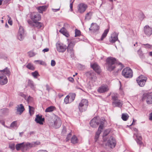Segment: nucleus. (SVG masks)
<instances>
[{
    "label": "nucleus",
    "instance_id": "1",
    "mask_svg": "<svg viewBox=\"0 0 152 152\" xmlns=\"http://www.w3.org/2000/svg\"><path fill=\"white\" fill-rule=\"evenodd\" d=\"M10 72L7 67L4 69L0 70V84L3 85L7 84L8 80L6 75L10 76Z\"/></svg>",
    "mask_w": 152,
    "mask_h": 152
},
{
    "label": "nucleus",
    "instance_id": "2",
    "mask_svg": "<svg viewBox=\"0 0 152 152\" xmlns=\"http://www.w3.org/2000/svg\"><path fill=\"white\" fill-rule=\"evenodd\" d=\"M48 124L49 126L55 128H59L61 124L60 119L56 115L53 116L51 119L48 120Z\"/></svg>",
    "mask_w": 152,
    "mask_h": 152
},
{
    "label": "nucleus",
    "instance_id": "3",
    "mask_svg": "<svg viewBox=\"0 0 152 152\" xmlns=\"http://www.w3.org/2000/svg\"><path fill=\"white\" fill-rule=\"evenodd\" d=\"M30 18L32 21L28 20L27 22L31 26L37 27L38 26V14L37 12L31 13L30 14Z\"/></svg>",
    "mask_w": 152,
    "mask_h": 152
},
{
    "label": "nucleus",
    "instance_id": "4",
    "mask_svg": "<svg viewBox=\"0 0 152 152\" xmlns=\"http://www.w3.org/2000/svg\"><path fill=\"white\" fill-rule=\"evenodd\" d=\"M106 61L107 70L110 71L113 70L115 67V64L116 63V59L110 57L107 58Z\"/></svg>",
    "mask_w": 152,
    "mask_h": 152
},
{
    "label": "nucleus",
    "instance_id": "5",
    "mask_svg": "<svg viewBox=\"0 0 152 152\" xmlns=\"http://www.w3.org/2000/svg\"><path fill=\"white\" fill-rule=\"evenodd\" d=\"M88 105V100L85 99H82L79 103L78 105V109L80 112L85 111L87 109Z\"/></svg>",
    "mask_w": 152,
    "mask_h": 152
},
{
    "label": "nucleus",
    "instance_id": "6",
    "mask_svg": "<svg viewBox=\"0 0 152 152\" xmlns=\"http://www.w3.org/2000/svg\"><path fill=\"white\" fill-rule=\"evenodd\" d=\"M112 99L113 100L112 105L114 107H121L123 104V102L118 99L117 94H113L112 96Z\"/></svg>",
    "mask_w": 152,
    "mask_h": 152
},
{
    "label": "nucleus",
    "instance_id": "7",
    "mask_svg": "<svg viewBox=\"0 0 152 152\" xmlns=\"http://www.w3.org/2000/svg\"><path fill=\"white\" fill-rule=\"evenodd\" d=\"M122 75L126 78H131L133 76V72L129 67H127L124 69L122 71Z\"/></svg>",
    "mask_w": 152,
    "mask_h": 152
},
{
    "label": "nucleus",
    "instance_id": "8",
    "mask_svg": "<svg viewBox=\"0 0 152 152\" xmlns=\"http://www.w3.org/2000/svg\"><path fill=\"white\" fill-rule=\"evenodd\" d=\"M75 41H71L68 44L67 47V50L68 53L71 56V58L74 57V51L73 49V48L75 44Z\"/></svg>",
    "mask_w": 152,
    "mask_h": 152
},
{
    "label": "nucleus",
    "instance_id": "9",
    "mask_svg": "<svg viewBox=\"0 0 152 152\" xmlns=\"http://www.w3.org/2000/svg\"><path fill=\"white\" fill-rule=\"evenodd\" d=\"M147 79V78L146 77L141 75L137 79L136 81L140 86L143 87L145 84Z\"/></svg>",
    "mask_w": 152,
    "mask_h": 152
},
{
    "label": "nucleus",
    "instance_id": "10",
    "mask_svg": "<svg viewBox=\"0 0 152 152\" xmlns=\"http://www.w3.org/2000/svg\"><path fill=\"white\" fill-rule=\"evenodd\" d=\"M56 46L57 50L59 52H64L67 48L66 45L59 42H57L56 44Z\"/></svg>",
    "mask_w": 152,
    "mask_h": 152
},
{
    "label": "nucleus",
    "instance_id": "11",
    "mask_svg": "<svg viewBox=\"0 0 152 152\" xmlns=\"http://www.w3.org/2000/svg\"><path fill=\"white\" fill-rule=\"evenodd\" d=\"M146 99L147 103L148 104H151L152 103V94L148 93H145L143 94L142 100V101Z\"/></svg>",
    "mask_w": 152,
    "mask_h": 152
},
{
    "label": "nucleus",
    "instance_id": "12",
    "mask_svg": "<svg viewBox=\"0 0 152 152\" xmlns=\"http://www.w3.org/2000/svg\"><path fill=\"white\" fill-rule=\"evenodd\" d=\"M116 143V142L115 139L112 136H111L109 138L106 145L111 148H113L115 147Z\"/></svg>",
    "mask_w": 152,
    "mask_h": 152
},
{
    "label": "nucleus",
    "instance_id": "13",
    "mask_svg": "<svg viewBox=\"0 0 152 152\" xmlns=\"http://www.w3.org/2000/svg\"><path fill=\"white\" fill-rule=\"evenodd\" d=\"M88 7L87 4L84 3H80L77 6V11L80 13H83L86 10Z\"/></svg>",
    "mask_w": 152,
    "mask_h": 152
},
{
    "label": "nucleus",
    "instance_id": "14",
    "mask_svg": "<svg viewBox=\"0 0 152 152\" xmlns=\"http://www.w3.org/2000/svg\"><path fill=\"white\" fill-rule=\"evenodd\" d=\"M25 34L23 28L20 26L19 27L18 32L17 35V37L18 39L22 41L24 38Z\"/></svg>",
    "mask_w": 152,
    "mask_h": 152
},
{
    "label": "nucleus",
    "instance_id": "15",
    "mask_svg": "<svg viewBox=\"0 0 152 152\" xmlns=\"http://www.w3.org/2000/svg\"><path fill=\"white\" fill-rule=\"evenodd\" d=\"M143 31L144 33L147 36H150L152 34V28L148 25H146L144 27Z\"/></svg>",
    "mask_w": 152,
    "mask_h": 152
},
{
    "label": "nucleus",
    "instance_id": "16",
    "mask_svg": "<svg viewBox=\"0 0 152 152\" xmlns=\"http://www.w3.org/2000/svg\"><path fill=\"white\" fill-rule=\"evenodd\" d=\"M16 108V113L20 115L25 110L24 107L22 104L18 105Z\"/></svg>",
    "mask_w": 152,
    "mask_h": 152
},
{
    "label": "nucleus",
    "instance_id": "17",
    "mask_svg": "<svg viewBox=\"0 0 152 152\" xmlns=\"http://www.w3.org/2000/svg\"><path fill=\"white\" fill-rule=\"evenodd\" d=\"M98 117H94L93 118L90 123L91 126L94 128L96 127L99 124V122L97 121Z\"/></svg>",
    "mask_w": 152,
    "mask_h": 152
},
{
    "label": "nucleus",
    "instance_id": "18",
    "mask_svg": "<svg viewBox=\"0 0 152 152\" xmlns=\"http://www.w3.org/2000/svg\"><path fill=\"white\" fill-rule=\"evenodd\" d=\"M108 86L107 85H103L100 87L98 89V91L100 93H103L109 90Z\"/></svg>",
    "mask_w": 152,
    "mask_h": 152
},
{
    "label": "nucleus",
    "instance_id": "19",
    "mask_svg": "<svg viewBox=\"0 0 152 152\" xmlns=\"http://www.w3.org/2000/svg\"><path fill=\"white\" fill-rule=\"evenodd\" d=\"M36 142H35L32 143L26 142L24 143V151H26L29 150L31 148L35 146V145Z\"/></svg>",
    "mask_w": 152,
    "mask_h": 152
},
{
    "label": "nucleus",
    "instance_id": "20",
    "mask_svg": "<svg viewBox=\"0 0 152 152\" xmlns=\"http://www.w3.org/2000/svg\"><path fill=\"white\" fill-rule=\"evenodd\" d=\"M91 68L97 73L99 74L101 72V70L99 66L96 63H94L93 64H91Z\"/></svg>",
    "mask_w": 152,
    "mask_h": 152
},
{
    "label": "nucleus",
    "instance_id": "21",
    "mask_svg": "<svg viewBox=\"0 0 152 152\" xmlns=\"http://www.w3.org/2000/svg\"><path fill=\"white\" fill-rule=\"evenodd\" d=\"M91 68L97 73L99 74L101 72V70L99 66L96 63H94L93 64H91Z\"/></svg>",
    "mask_w": 152,
    "mask_h": 152
},
{
    "label": "nucleus",
    "instance_id": "22",
    "mask_svg": "<svg viewBox=\"0 0 152 152\" xmlns=\"http://www.w3.org/2000/svg\"><path fill=\"white\" fill-rule=\"evenodd\" d=\"M118 40V35L115 33H113L111 35L109 41L111 43H113Z\"/></svg>",
    "mask_w": 152,
    "mask_h": 152
},
{
    "label": "nucleus",
    "instance_id": "23",
    "mask_svg": "<svg viewBox=\"0 0 152 152\" xmlns=\"http://www.w3.org/2000/svg\"><path fill=\"white\" fill-rule=\"evenodd\" d=\"M18 128L17 126V121H15L12 122L10 124V126H7V128L11 129L12 128L14 129H16Z\"/></svg>",
    "mask_w": 152,
    "mask_h": 152
},
{
    "label": "nucleus",
    "instance_id": "24",
    "mask_svg": "<svg viewBox=\"0 0 152 152\" xmlns=\"http://www.w3.org/2000/svg\"><path fill=\"white\" fill-rule=\"evenodd\" d=\"M16 149L18 151L20 149L22 150L23 151H24V142L17 144L15 146Z\"/></svg>",
    "mask_w": 152,
    "mask_h": 152
},
{
    "label": "nucleus",
    "instance_id": "25",
    "mask_svg": "<svg viewBox=\"0 0 152 152\" xmlns=\"http://www.w3.org/2000/svg\"><path fill=\"white\" fill-rule=\"evenodd\" d=\"M59 32L62 33L67 37H69V33L66 31V29L64 27H63L59 30Z\"/></svg>",
    "mask_w": 152,
    "mask_h": 152
},
{
    "label": "nucleus",
    "instance_id": "26",
    "mask_svg": "<svg viewBox=\"0 0 152 152\" xmlns=\"http://www.w3.org/2000/svg\"><path fill=\"white\" fill-rule=\"evenodd\" d=\"M28 86L33 90H35V85L33 82L30 80H28Z\"/></svg>",
    "mask_w": 152,
    "mask_h": 152
},
{
    "label": "nucleus",
    "instance_id": "27",
    "mask_svg": "<svg viewBox=\"0 0 152 152\" xmlns=\"http://www.w3.org/2000/svg\"><path fill=\"white\" fill-rule=\"evenodd\" d=\"M47 8V6L45 5L39 6V12L43 13V12H45L46 11Z\"/></svg>",
    "mask_w": 152,
    "mask_h": 152
},
{
    "label": "nucleus",
    "instance_id": "28",
    "mask_svg": "<svg viewBox=\"0 0 152 152\" xmlns=\"http://www.w3.org/2000/svg\"><path fill=\"white\" fill-rule=\"evenodd\" d=\"M106 122L104 118H102L99 121V124H100L99 128H100L101 129H102L104 123Z\"/></svg>",
    "mask_w": 152,
    "mask_h": 152
},
{
    "label": "nucleus",
    "instance_id": "29",
    "mask_svg": "<svg viewBox=\"0 0 152 152\" xmlns=\"http://www.w3.org/2000/svg\"><path fill=\"white\" fill-rule=\"evenodd\" d=\"M86 75L91 79H96V74L93 72H88L86 73Z\"/></svg>",
    "mask_w": 152,
    "mask_h": 152
},
{
    "label": "nucleus",
    "instance_id": "30",
    "mask_svg": "<svg viewBox=\"0 0 152 152\" xmlns=\"http://www.w3.org/2000/svg\"><path fill=\"white\" fill-rule=\"evenodd\" d=\"M92 14L93 12H89L87 13L85 16V20H90L91 18Z\"/></svg>",
    "mask_w": 152,
    "mask_h": 152
},
{
    "label": "nucleus",
    "instance_id": "31",
    "mask_svg": "<svg viewBox=\"0 0 152 152\" xmlns=\"http://www.w3.org/2000/svg\"><path fill=\"white\" fill-rule=\"evenodd\" d=\"M102 129H101L99 127L98 131L96 132V135L95 137L94 140L95 142H96L97 140L99 137V135L102 132Z\"/></svg>",
    "mask_w": 152,
    "mask_h": 152
},
{
    "label": "nucleus",
    "instance_id": "32",
    "mask_svg": "<svg viewBox=\"0 0 152 152\" xmlns=\"http://www.w3.org/2000/svg\"><path fill=\"white\" fill-rule=\"evenodd\" d=\"M109 31V29H107L104 30L101 38V40H103L106 37Z\"/></svg>",
    "mask_w": 152,
    "mask_h": 152
},
{
    "label": "nucleus",
    "instance_id": "33",
    "mask_svg": "<svg viewBox=\"0 0 152 152\" xmlns=\"http://www.w3.org/2000/svg\"><path fill=\"white\" fill-rule=\"evenodd\" d=\"M91 28H93V31L98 30L99 29V27L96 24L93 23H92Z\"/></svg>",
    "mask_w": 152,
    "mask_h": 152
},
{
    "label": "nucleus",
    "instance_id": "34",
    "mask_svg": "<svg viewBox=\"0 0 152 152\" xmlns=\"http://www.w3.org/2000/svg\"><path fill=\"white\" fill-rule=\"evenodd\" d=\"M78 140L77 137L74 135L71 139V142L73 144H75L78 142Z\"/></svg>",
    "mask_w": 152,
    "mask_h": 152
},
{
    "label": "nucleus",
    "instance_id": "35",
    "mask_svg": "<svg viewBox=\"0 0 152 152\" xmlns=\"http://www.w3.org/2000/svg\"><path fill=\"white\" fill-rule=\"evenodd\" d=\"M26 67L29 69L34 70L35 69L34 66L31 63H28L26 66Z\"/></svg>",
    "mask_w": 152,
    "mask_h": 152
},
{
    "label": "nucleus",
    "instance_id": "36",
    "mask_svg": "<svg viewBox=\"0 0 152 152\" xmlns=\"http://www.w3.org/2000/svg\"><path fill=\"white\" fill-rule=\"evenodd\" d=\"M55 109L54 107L53 106H50L47 108L45 110V112H52Z\"/></svg>",
    "mask_w": 152,
    "mask_h": 152
},
{
    "label": "nucleus",
    "instance_id": "37",
    "mask_svg": "<svg viewBox=\"0 0 152 152\" xmlns=\"http://www.w3.org/2000/svg\"><path fill=\"white\" fill-rule=\"evenodd\" d=\"M29 113L31 116L34 113V107L30 105L28 106Z\"/></svg>",
    "mask_w": 152,
    "mask_h": 152
},
{
    "label": "nucleus",
    "instance_id": "38",
    "mask_svg": "<svg viewBox=\"0 0 152 152\" xmlns=\"http://www.w3.org/2000/svg\"><path fill=\"white\" fill-rule=\"evenodd\" d=\"M69 96L70 99V102H71L74 100L75 96V94L74 93H72L70 94L69 95H68Z\"/></svg>",
    "mask_w": 152,
    "mask_h": 152
},
{
    "label": "nucleus",
    "instance_id": "39",
    "mask_svg": "<svg viewBox=\"0 0 152 152\" xmlns=\"http://www.w3.org/2000/svg\"><path fill=\"white\" fill-rule=\"evenodd\" d=\"M129 116L128 114H122L121 118L123 120L126 121L128 119Z\"/></svg>",
    "mask_w": 152,
    "mask_h": 152
},
{
    "label": "nucleus",
    "instance_id": "40",
    "mask_svg": "<svg viewBox=\"0 0 152 152\" xmlns=\"http://www.w3.org/2000/svg\"><path fill=\"white\" fill-rule=\"evenodd\" d=\"M45 119L44 118H41L39 117V124L40 125H43L45 121Z\"/></svg>",
    "mask_w": 152,
    "mask_h": 152
},
{
    "label": "nucleus",
    "instance_id": "41",
    "mask_svg": "<svg viewBox=\"0 0 152 152\" xmlns=\"http://www.w3.org/2000/svg\"><path fill=\"white\" fill-rule=\"evenodd\" d=\"M28 102V103H31L33 102L34 101V99L32 97L29 96L27 98H26V99Z\"/></svg>",
    "mask_w": 152,
    "mask_h": 152
},
{
    "label": "nucleus",
    "instance_id": "42",
    "mask_svg": "<svg viewBox=\"0 0 152 152\" xmlns=\"http://www.w3.org/2000/svg\"><path fill=\"white\" fill-rule=\"evenodd\" d=\"M31 74L34 78H37L38 76V72L36 71L34 72L31 73Z\"/></svg>",
    "mask_w": 152,
    "mask_h": 152
},
{
    "label": "nucleus",
    "instance_id": "43",
    "mask_svg": "<svg viewBox=\"0 0 152 152\" xmlns=\"http://www.w3.org/2000/svg\"><path fill=\"white\" fill-rule=\"evenodd\" d=\"M1 110L3 113L5 115H7L9 113V110L7 108H4Z\"/></svg>",
    "mask_w": 152,
    "mask_h": 152
},
{
    "label": "nucleus",
    "instance_id": "44",
    "mask_svg": "<svg viewBox=\"0 0 152 152\" xmlns=\"http://www.w3.org/2000/svg\"><path fill=\"white\" fill-rule=\"evenodd\" d=\"M137 53L140 58H144V56L143 54L142 53V52L140 49L139 50L137 51Z\"/></svg>",
    "mask_w": 152,
    "mask_h": 152
},
{
    "label": "nucleus",
    "instance_id": "45",
    "mask_svg": "<svg viewBox=\"0 0 152 152\" xmlns=\"http://www.w3.org/2000/svg\"><path fill=\"white\" fill-rule=\"evenodd\" d=\"M80 34L81 33L80 31L77 29H75V37L79 36Z\"/></svg>",
    "mask_w": 152,
    "mask_h": 152
},
{
    "label": "nucleus",
    "instance_id": "46",
    "mask_svg": "<svg viewBox=\"0 0 152 152\" xmlns=\"http://www.w3.org/2000/svg\"><path fill=\"white\" fill-rule=\"evenodd\" d=\"M64 102L66 103V104H67L69 103H70V99L69 98V96H67L65 98L64 100Z\"/></svg>",
    "mask_w": 152,
    "mask_h": 152
},
{
    "label": "nucleus",
    "instance_id": "47",
    "mask_svg": "<svg viewBox=\"0 0 152 152\" xmlns=\"http://www.w3.org/2000/svg\"><path fill=\"white\" fill-rule=\"evenodd\" d=\"M35 55V53L32 51H30L28 53V55L30 57L34 56Z\"/></svg>",
    "mask_w": 152,
    "mask_h": 152
},
{
    "label": "nucleus",
    "instance_id": "48",
    "mask_svg": "<svg viewBox=\"0 0 152 152\" xmlns=\"http://www.w3.org/2000/svg\"><path fill=\"white\" fill-rule=\"evenodd\" d=\"M44 27V26L43 23L39 22V29H42Z\"/></svg>",
    "mask_w": 152,
    "mask_h": 152
},
{
    "label": "nucleus",
    "instance_id": "49",
    "mask_svg": "<svg viewBox=\"0 0 152 152\" xmlns=\"http://www.w3.org/2000/svg\"><path fill=\"white\" fill-rule=\"evenodd\" d=\"M110 132L109 130H106L104 132L103 134V137L106 136Z\"/></svg>",
    "mask_w": 152,
    "mask_h": 152
},
{
    "label": "nucleus",
    "instance_id": "50",
    "mask_svg": "<svg viewBox=\"0 0 152 152\" xmlns=\"http://www.w3.org/2000/svg\"><path fill=\"white\" fill-rule=\"evenodd\" d=\"M9 148L12 150H13L15 149V144L14 143L10 144L9 145Z\"/></svg>",
    "mask_w": 152,
    "mask_h": 152
},
{
    "label": "nucleus",
    "instance_id": "51",
    "mask_svg": "<svg viewBox=\"0 0 152 152\" xmlns=\"http://www.w3.org/2000/svg\"><path fill=\"white\" fill-rule=\"evenodd\" d=\"M72 134L70 133L68 134L67 136L66 137V141H68L70 138Z\"/></svg>",
    "mask_w": 152,
    "mask_h": 152
},
{
    "label": "nucleus",
    "instance_id": "52",
    "mask_svg": "<svg viewBox=\"0 0 152 152\" xmlns=\"http://www.w3.org/2000/svg\"><path fill=\"white\" fill-rule=\"evenodd\" d=\"M143 45L145 46V48H150L152 47V45L148 44H143Z\"/></svg>",
    "mask_w": 152,
    "mask_h": 152
},
{
    "label": "nucleus",
    "instance_id": "53",
    "mask_svg": "<svg viewBox=\"0 0 152 152\" xmlns=\"http://www.w3.org/2000/svg\"><path fill=\"white\" fill-rule=\"evenodd\" d=\"M142 140L136 139V141L137 144H139L140 145H141L142 144V143L141 141Z\"/></svg>",
    "mask_w": 152,
    "mask_h": 152
},
{
    "label": "nucleus",
    "instance_id": "54",
    "mask_svg": "<svg viewBox=\"0 0 152 152\" xmlns=\"http://www.w3.org/2000/svg\"><path fill=\"white\" fill-rule=\"evenodd\" d=\"M39 63L41 65H43V66H46V64L45 63L42 61H39Z\"/></svg>",
    "mask_w": 152,
    "mask_h": 152
},
{
    "label": "nucleus",
    "instance_id": "55",
    "mask_svg": "<svg viewBox=\"0 0 152 152\" xmlns=\"http://www.w3.org/2000/svg\"><path fill=\"white\" fill-rule=\"evenodd\" d=\"M8 18H9V19L8 20V23L11 25H12V21L11 20V18L8 15Z\"/></svg>",
    "mask_w": 152,
    "mask_h": 152
},
{
    "label": "nucleus",
    "instance_id": "56",
    "mask_svg": "<svg viewBox=\"0 0 152 152\" xmlns=\"http://www.w3.org/2000/svg\"><path fill=\"white\" fill-rule=\"evenodd\" d=\"M136 139L142 140V137L141 136L138 135V134H135Z\"/></svg>",
    "mask_w": 152,
    "mask_h": 152
},
{
    "label": "nucleus",
    "instance_id": "57",
    "mask_svg": "<svg viewBox=\"0 0 152 152\" xmlns=\"http://www.w3.org/2000/svg\"><path fill=\"white\" fill-rule=\"evenodd\" d=\"M56 64V62L54 60H52L51 61V65L52 66H54Z\"/></svg>",
    "mask_w": 152,
    "mask_h": 152
},
{
    "label": "nucleus",
    "instance_id": "58",
    "mask_svg": "<svg viewBox=\"0 0 152 152\" xmlns=\"http://www.w3.org/2000/svg\"><path fill=\"white\" fill-rule=\"evenodd\" d=\"M19 95L21 96L24 97L25 99H26V96L22 93H20Z\"/></svg>",
    "mask_w": 152,
    "mask_h": 152
},
{
    "label": "nucleus",
    "instance_id": "59",
    "mask_svg": "<svg viewBox=\"0 0 152 152\" xmlns=\"http://www.w3.org/2000/svg\"><path fill=\"white\" fill-rule=\"evenodd\" d=\"M0 123L5 127L7 128V126L5 125V122L4 121L0 120Z\"/></svg>",
    "mask_w": 152,
    "mask_h": 152
},
{
    "label": "nucleus",
    "instance_id": "60",
    "mask_svg": "<svg viewBox=\"0 0 152 152\" xmlns=\"http://www.w3.org/2000/svg\"><path fill=\"white\" fill-rule=\"evenodd\" d=\"M35 132L34 131L30 132L28 134L27 137H29L30 136H31L32 134H34Z\"/></svg>",
    "mask_w": 152,
    "mask_h": 152
},
{
    "label": "nucleus",
    "instance_id": "61",
    "mask_svg": "<svg viewBox=\"0 0 152 152\" xmlns=\"http://www.w3.org/2000/svg\"><path fill=\"white\" fill-rule=\"evenodd\" d=\"M78 67L81 69H83L84 68V66L80 64H79L78 65Z\"/></svg>",
    "mask_w": 152,
    "mask_h": 152
},
{
    "label": "nucleus",
    "instance_id": "62",
    "mask_svg": "<svg viewBox=\"0 0 152 152\" xmlns=\"http://www.w3.org/2000/svg\"><path fill=\"white\" fill-rule=\"evenodd\" d=\"M49 49L48 48H46L44 49H43L42 50V52L44 53H45L46 52H48L49 51Z\"/></svg>",
    "mask_w": 152,
    "mask_h": 152
},
{
    "label": "nucleus",
    "instance_id": "63",
    "mask_svg": "<svg viewBox=\"0 0 152 152\" xmlns=\"http://www.w3.org/2000/svg\"><path fill=\"white\" fill-rule=\"evenodd\" d=\"M68 80L71 82H73L74 81V79L72 77H68Z\"/></svg>",
    "mask_w": 152,
    "mask_h": 152
},
{
    "label": "nucleus",
    "instance_id": "64",
    "mask_svg": "<svg viewBox=\"0 0 152 152\" xmlns=\"http://www.w3.org/2000/svg\"><path fill=\"white\" fill-rule=\"evenodd\" d=\"M149 119L150 120H152V113H151L150 114Z\"/></svg>",
    "mask_w": 152,
    "mask_h": 152
}]
</instances>
